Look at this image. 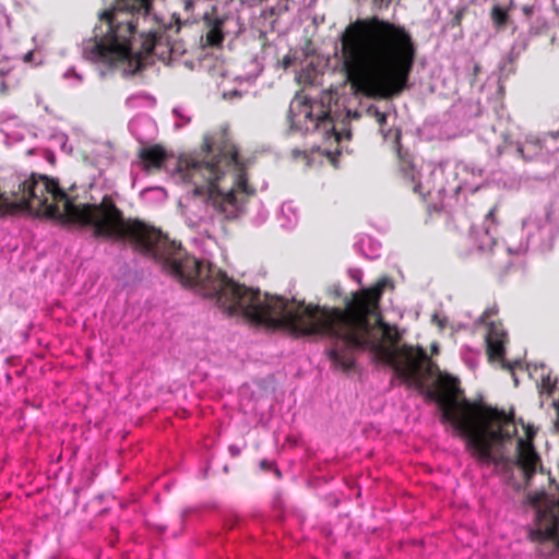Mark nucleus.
Instances as JSON below:
<instances>
[{
  "instance_id": "nucleus-35",
  "label": "nucleus",
  "mask_w": 559,
  "mask_h": 559,
  "mask_svg": "<svg viewBox=\"0 0 559 559\" xmlns=\"http://www.w3.org/2000/svg\"><path fill=\"white\" fill-rule=\"evenodd\" d=\"M432 350H433V353L438 352V346L436 344L432 345Z\"/></svg>"
},
{
  "instance_id": "nucleus-28",
  "label": "nucleus",
  "mask_w": 559,
  "mask_h": 559,
  "mask_svg": "<svg viewBox=\"0 0 559 559\" xmlns=\"http://www.w3.org/2000/svg\"><path fill=\"white\" fill-rule=\"evenodd\" d=\"M557 388V379L552 378L550 374L542 376V389L548 393H551L552 390Z\"/></svg>"
},
{
  "instance_id": "nucleus-34",
  "label": "nucleus",
  "mask_w": 559,
  "mask_h": 559,
  "mask_svg": "<svg viewBox=\"0 0 559 559\" xmlns=\"http://www.w3.org/2000/svg\"><path fill=\"white\" fill-rule=\"evenodd\" d=\"M192 5V1L188 0L186 1V9H189Z\"/></svg>"
},
{
  "instance_id": "nucleus-21",
  "label": "nucleus",
  "mask_w": 559,
  "mask_h": 559,
  "mask_svg": "<svg viewBox=\"0 0 559 559\" xmlns=\"http://www.w3.org/2000/svg\"><path fill=\"white\" fill-rule=\"evenodd\" d=\"M173 116L175 118V129H181L189 124L191 121V115L189 110L182 106H177L173 109Z\"/></svg>"
},
{
  "instance_id": "nucleus-4",
  "label": "nucleus",
  "mask_w": 559,
  "mask_h": 559,
  "mask_svg": "<svg viewBox=\"0 0 559 559\" xmlns=\"http://www.w3.org/2000/svg\"><path fill=\"white\" fill-rule=\"evenodd\" d=\"M174 178L191 183L193 194L204 197L226 218L237 217L245 198L253 192L236 146L223 129L205 134L200 155L180 159Z\"/></svg>"
},
{
  "instance_id": "nucleus-5",
  "label": "nucleus",
  "mask_w": 559,
  "mask_h": 559,
  "mask_svg": "<svg viewBox=\"0 0 559 559\" xmlns=\"http://www.w3.org/2000/svg\"><path fill=\"white\" fill-rule=\"evenodd\" d=\"M442 418L466 439L472 455L483 465H497L496 447L518 435L514 421L504 413L468 402L443 405Z\"/></svg>"
},
{
  "instance_id": "nucleus-7",
  "label": "nucleus",
  "mask_w": 559,
  "mask_h": 559,
  "mask_svg": "<svg viewBox=\"0 0 559 559\" xmlns=\"http://www.w3.org/2000/svg\"><path fill=\"white\" fill-rule=\"evenodd\" d=\"M521 233L526 236L525 241L515 243L516 235L510 234L507 237V250L510 254H521L527 251L528 243L532 241L540 249H549L556 236V226L549 219L545 210L530 214L522 224Z\"/></svg>"
},
{
  "instance_id": "nucleus-19",
  "label": "nucleus",
  "mask_w": 559,
  "mask_h": 559,
  "mask_svg": "<svg viewBox=\"0 0 559 559\" xmlns=\"http://www.w3.org/2000/svg\"><path fill=\"white\" fill-rule=\"evenodd\" d=\"M141 198L146 203H159L166 200L167 193L162 187H150L141 192Z\"/></svg>"
},
{
  "instance_id": "nucleus-14",
  "label": "nucleus",
  "mask_w": 559,
  "mask_h": 559,
  "mask_svg": "<svg viewBox=\"0 0 559 559\" xmlns=\"http://www.w3.org/2000/svg\"><path fill=\"white\" fill-rule=\"evenodd\" d=\"M277 221L283 228H294L299 221L297 206L292 201L284 202L277 213Z\"/></svg>"
},
{
  "instance_id": "nucleus-27",
  "label": "nucleus",
  "mask_w": 559,
  "mask_h": 559,
  "mask_svg": "<svg viewBox=\"0 0 559 559\" xmlns=\"http://www.w3.org/2000/svg\"><path fill=\"white\" fill-rule=\"evenodd\" d=\"M298 81L305 84H316L318 82V73L307 68L298 75Z\"/></svg>"
},
{
  "instance_id": "nucleus-2",
  "label": "nucleus",
  "mask_w": 559,
  "mask_h": 559,
  "mask_svg": "<svg viewBox=\"0 0 559 559\" xmlns=\"http://www.w3.org/2000/svg\"><path fill=\"white\" fill-rule=\"evenodd\" d=\"M155 0H116L100 15L95 35L82 44L85 59L115 68L123 75L139 71L154 56L165 64L174 63L186 51L173 15L167 22L154 10Z\"/></svg>"
},
{
  "instance_id": "nucleus-16",
  "label": "nucleus",
  "mask_w": 559,
  "mask_h": 559,
  "mask_svg": "<svg viewBox=\"0 0 559 559\" xmlns=\"http://www.w3.org/2000/svg\"><path fill=\"white\" fill-rule=\"evenodd\" d=\"M155 103L156 100L152 95L139 92L130 95L124 104L130 110H141L154 107Z\"/></svg>"
},
{
  "instance_id": "nucleus-30",
  "label": "nucleus",
  "mask_w": 559,
  "mask_h": 559,
  "mask_svg": "<svg viewBox=\"0 0 559 559\" xmlns=\"http://www.w3.org/2000/svg\"><path fill=\"white\" fill-rule=\"evenodd\" d=\"M496 242L493 241V238L486 231L484 235V239L481 240L479 245L480 250L491 249L492 246H495Z\"/></svg>"
},
{
  "instance_id": "nucleus-29",
  "label": "nucleus",
  "mask_w": 559,
  "mask_h": 559,
  "mask_svg": "<svg viewBox=\"0 0 559 559\" xmlns=\"http://www.w3.org/2000/svg\"><path fill=\"white\" fill-rule=\"evenodd\" d=\"M207 40L211 45H219L223 40L222 32L217 27L210 29Z\"/></svg>"
},
{
  "instance_id": "nucleus-25",
  "label": "nucleus",
  "mask_w": 559,
  "mask_h": 559,
  "mask_svg": "<svg viewBox=\"0 0 559 559\" xmlns=\"http://www.w3.org/2000/svg\"><path fill=\"white\" fill-rule=\"evenodd\" d=\"M491 17L496 25L502 26L508 21V12L499 5H495L491 11Z\"/></svg>"
},
{
  "instance_id": "nucleus-11",
  "label": "nucleus",
  "mask_w": 559,
  "mask_h": 559,
  "mask_svg": "<svg viewBox=\"0 0 559 559\" xmlns=\"http://www.w3.org/2000/svg\"><path fill=\"white\" fill-rule=\"evenodd\" d=\"M131 133L140 141L147 142L156 133L154 120L147 116H136L129 122Z\"/></svg>"
},
{
  "instance_id": "nucleus-9",
  "label": "nucleus",
  "mask_w": 559,
  "mask_h": 559,
  "mask_svg": "<svg viewBox=\"0 0 559 559\" xmlns=\"http://www.w3.org/2000/svg\"><path fill=\"white\" fill-rule=\"evenodd\" d=\"M496 313L495 308H489L486 310L481 317V321L485 324H488V331L486 334V343H487V353L489 356V359L491 361L497 360L501 361L504 367L507 365L503 361V355H504V344L508 340V335L506 330L501 324L495 323V322H487V319ZM508 368L512 369V365H508Z\"/></svg>"
},
{
  "instance_id": "nucleus-31",
  "label": "nucleus",
  "mask_w": 559,
  "mask_h": 559,
  "mask_svg": "<svg viewBox=\"0 0 559 559\" xmlns=\"http://www.w3.org/2000/svg\"><path fill=\"white\" fill-rule=\"evenodd\" d=\"M319 151H321L323 154L328 155L329 158L331 159L332 164L333 165H336L335 164V158H334V152L332 150H330L328 146L326 147H319Z\"/></svg>"
},
{
  "instance_id": "nucleus-10",
  "label": "nucleus",
  "mask_w": 559,
  "mask_h": 559,
  "mask_svg": "<svg viewBox=\"0 0 559 559\" xmlns=\"http://www.w3.org/2000/svg\"><path fill=\"white\" fill-rule=\"evenodd\" d=\"M524 437H518L515 440L516 447V465L524 473L525 477L528 478L535 473L539 457L535 452L532 439L535 435L534 429L531 426L522 425Z\"/></svg>"
},
{
  "instance_id": "nucleus-6",
  "label": "nucleus",
  "mask_w": 559,
  "mask_h": 559,
  "mask_svg": "<svg viewBox=\"0 0 559 559\" xmlns=\"http://www.w3.org/2000/svg\"><path fill=\"white\" fill-rule=\"evenodd\" d=\"M338 102L337 93L333 91L322 93L320 102L296 95L289 106L290 127L302 133L316 132L328 143L340 144L348 140L350 132L345 128L337 130L334 121L340 111Z\"/></svg>"
},
{
  "instance_id": "nucleus-26",
  "label": "nucleus",
  "mask_w": 559,
  "mask_h": 559,
  "mask_svg": "<svg viewBox=\"0 0 559 559\" xmlns=\"http://www.w3.org/2000/svg\"><path fill=\"white\" fill-rule=\"evenodd\" d=\"M462 358L471 369H474L478 364L479 353L467 348L462 352Z\"/></svg>"
},
{
  "instance_id": "nucleus-13",
  "label": "nucleus",
  "mask_w": 559,
  "mask_h": 559,
  "mask_svg": "<svg viewBox=\"0 0 559 559\" xmlns=\"http://www.w3.org/2000/svg\"><path fill=\"white\" fill-rule=\"evenodd\" d=\"M143 167L146 170L160 168L166 162V152L159 146L147 147L141 154Z\"/></svg>"
},
{
  "instance_id": "nucleus-20",
  "label": "nucleus",
  "mask_w": 559,
  "mask_h": 559,
  "mask_svg": "<svg viewBox=\"0 0 559 559\" xmlns=\"http://www.w3.org/2000/svg\"><path fill=\"white\" fill-rule=\"evenodd\" d=\"M366 114L369 116V117H372L376 119V121L379 123V126L381 127V132L383 134L384 138H388L389 136V133H390V130H384V124L386 123V120L389 118V114L386 112H383V111H380V109L374 106V105H371L367 108L366 110Z\"/></svg>"
},
{
  "instance_id": "nucleus-17",
  "label": "nucleus",
  "mask_w": 559,
  "mask_h": 559,
  "mask_svg": "<svg viewBox=\"0 0 559 559\" xmlns=\"http://www.w3.org/2000/svg\"><path fill=\"white\" fill-rule=\"evenodd\" d=\"M355 246L357 250L368 259H376L380 255L381 245L371 237H361Z\"/></svg>"
},
{
  "instance_id": "nucleus-33",
  "label": "nucleus",
  "mask_w": 559,
  "mask_h": 559,
  "mask_svg": "<svg viewBox=\"0 0 559 559\" xmlns=\"http://www.w3.org/2000/svg\"><path fill=\"white\" fill-rule=\"evenodd\" d=\"M502 152H503L502 147H501L500 145H498V146L496 147V154H497V155H501V154H502Z\"/></svg>"
},
{
  "instance_id": "nucleus-36",
  "label": "nucleus",
  "mask_w": 559,
  "mask_h": 559,
  "mask_svg": "<svg viewBox=\"0 0 559 559\" xmlns=\"http://www.w3.org/2000/svg\"><path fill=\"white\" fill-rule=\"evenodd\" d=\"M346 114H347V117L352 116V111L350 110H347Z\"/></svg>"
},
{
  "instance_id": "nucleus-23",
  "label": "nucleus",
  "mask_w": 559,
  "mask_h": 559,
  "mask_svg": "<svg viewBox=\"0 0 559 559\" xmlns=\"http://www.w3.org/2000/svg\"><path fill=\"white\" fill-rule=\"evenodd\" d=\"M22 61L24 63L31 64L32 67H39L44 64L45 57L44 53L36 46L34 49L27 51L22 56Z\"/></svg>"
},
{
  "instance_id": "nucleus-37",
  "label": "nucleus",
  "mask_w": 559,
  "mask_h": 559,
  "mask_svg": "<svg viewBox=\"0 0 559 559\" xmlns=\"http://www.w3.org/2000/svg\"><path fill=\"white\" fill-rule=\"evenodd\" d=\"M261 465H262L263 467H266V464H265V462H264V461H263V462H261Z\"/></svg>"
},
{
  "instance_id": "nucleus-38",
  "label": "nucleus",
  "mask_w": 559,
  "mask_h": 559,
  "mask_svg": "<svg viewBox=\"0 0 559 559\" xmlns=\"http://www.w3.org/2000/svg\"><path fill=\"white\" fill-rule=\"evenodd\" d=\"M261 465H262L263 467H266V464H265V462H264V461H263V462H261Z\"/></svg>"
},
{
  "instance_id": "nucleus-8",
  "label": "nucleus",
  "mask_w": 559,
  "mask_h": 559,
  "mask_svg": "<svg viewBox=\"0 0 559 559\" xmlns=\"http://www.w3.org/2000/svg\"><path fill=\"white\" fill-rule=\"evenodd\" d=\"M402 171L404 177L413 183V190L423 197L431 194L435 190L440 192L444 189L443 185H438L437 182V179L442 176L443 170L433 163L409 164L403 166Z\"/></svg>"
},
{
  "instance_id": "nucleus-18",
  "label": "nucleus",
  "mask_w": 559,
  "mask_h": 559,
  "mask_svg": "<svg viewBox=\"0 0 559 559\" xmlns=\"http://www.w3.org/2000/svg\"><path fill=\"white\" fill-rule=\"evenodd\" d=\"M236 82L238 84L237 87L233 88H223V97L229 100H234L235 98L241 97L242 94L248 92V88L252 85V79L250 78H237Z\"/></svg>"
},
{
  "instance_id": "nucleus-12",
  "label": "nucleus",
  "mask_w": 559,
  "mask_h": 559,
  "mask_svg": "<svg viewBox=\"0 0 559 559\" xmlns=\"http://www.w3.org/2000/svg\"><path fill=\"white\" fill-rule=\"evenodd\" d=\"M512 147L513 143L504 139V148L510 150ZM514 148L524 159L531 160L542 154L543 144L538 138L530 135L523 143H516Z\"/></svg>"
},
{
  "instance_id": "nucleus-3",
  "label": "nucleus",
  "mask_w": 559,
  "mask_h": 559,
  "mask_svg": "<svg viewBox=\"0 0 559 559\" xmlns=\"http://www.w3.org/2000/svg\"><path fill=\"white\" fill-rule=\"evenodd\" d=\"M416 48L402 25L377 16L348 24L335 58L352 86L370 97L389 98L406 86Z\"/></svg>"
},
{
  "instance_id": "nucleus-15",
  "label": "nucleus",
  "mask_w": 559,
  "mask_h": 559,
  "mask_svg": "<svg viewBox=\"0 0 559 559\" xmlns=\"http://www.w3.org/2000/svg\"><path fill=\"white\" fill-rule=\"evenodd\" d=\"M112 157L111 147L108 144L102 143L97 144L87 155V159H90L96 167L102 170L105 166L109 165Z\"/></svg>"
},
{
  "instance_id": "nucleus-1",
  "label": "nucleus",
  "mask_w": 559,
  "mask_h": 559,
  "mask_svg": "<svg viewBox=\"0 0 559 559\" xmlns=\"http://www.w3.org/2000/svg\"><path fill=\"white\" fill-rule=\"evenodd\" d=\"M90 190L91 202L76 204L46 176L12 174L0 185V215L26 207L36 215L75 221L97 237L127 243L152 258L183 286L215 298L229 317L260 324V290L237 284L211 263L187 255L159 229L124 218L109 191L97 190L94 183Z\"/></svg>"
},
{
  "instance_id": "nucleus-22",
  "label": "nucleus",
  "mask_w": 559,
  "mask_h": 559,
  "mask_svg": "<svg viewBox=\"0 0 559 559\" xmlns=\"http://www.w3.org/2000/svg\"><path fill=\"white\" fill-rule=\"evenodd\" d=\"M10 67L7 59L0 61V94L7 93L12 86V82L10 80Z\"/></svg>"
},
{
  "instance_id": "nucleus-24",
  "label": "nucleus",
  "mask_w": 559,
  "mask_h": 559,
  "mask_svg": "<svg viewBox=\"0 0 559 559\" xmlns=\"http://www.w3.org/2000/svg\"><path fill=\"white\" fill-rule=\"evenodd\" d=\"M62 78L71 85V86H78L80 85L83 80H84V76L83 74L75 68V67H70L68 68L63 74H62Z\"/></svg>"
},
{
  "instance_id": "nucleus-32",
  "label": "nucleus",
  "mask_w": 559,
  "mask_h": 559,
  "mask_svg": "<svg viewBox=\"0 0 559 559\" xmlns=\"http://www.w3.org/2000/svg\"><path fill=\"white\" fill-rule=\"evenodd\" d=\"M267 218V212L265 210H262L258 217V223H263Z\"/></svg>"
}]
</instances>
